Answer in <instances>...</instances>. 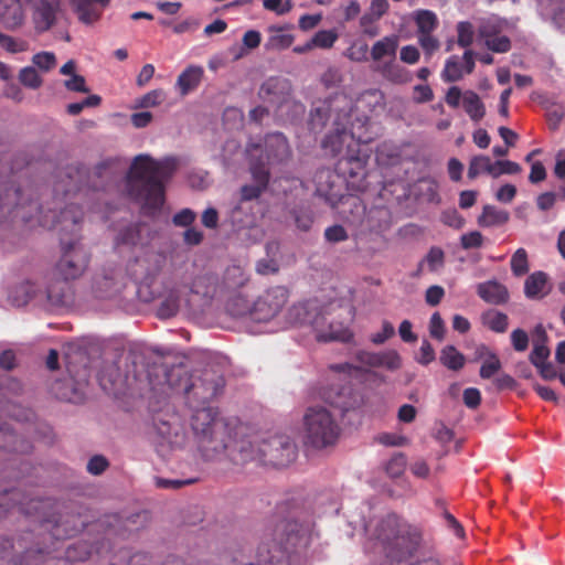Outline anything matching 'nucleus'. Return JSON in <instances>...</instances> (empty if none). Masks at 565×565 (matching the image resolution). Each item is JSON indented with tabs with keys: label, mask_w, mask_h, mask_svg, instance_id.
Listing matches in <instances>:
<instances>
[{
	"label": "nucleus",
	"mask_w": 565,
	"mask_h": 565,
	"mask_svg": "<svg viewBox=\"0 0 565 565\" xmlns=\"http://www.w3.org/2000/svg\"><path fill=\"white\" fill-rule=\"evenodd\" d=\"M191 427L198 450L205 460H218L225 455L236 465L255 461L286 467L297 457L295 443L286 435H273L262 440L242 439L232 444L227 424L212 407L196 409Z\"/></svg>",
	"instance_id": "obj_1"
},
{
	"label": "nucleus",
	"mask_w": 565,
	"mask_h": 565,
	"mask_svg": "<svg viewBox=\"0 0 565 565\" xmlns=\"http://www.w3.org/2000/svg\"><path fill=\"white\" fill-rule=\"evenodd\" d=\"M352 98L335 94L312 107L309 125L313 132H319L332 119L333 131L326 136L322 148L331 156L340 157L338 169L341 173L363 178L369 153L361 146L371 142L374 135L370 131L367 117L356 116L352 121Z\"/></svg>",
	"instance_id": "obj_2"
},
{
	"label": "nucleus",
	"mask_w": 565,
	"mask_h": 565,
	"mask_svg": "<svg viewBox=\"0 0 565 565\" xmlns=\"http://www.w3.org/2000/svg\"><path fill=\"white\" fill-rule=\"evenodd\" d=\"M312 526L303 504L298 500L278 504L257 548L258 561L287 565L292 552L305 548L310 543Z\"/></svg>",
	"instance_id": "obj_3"
},
{
	"label": "nucleus",
	"mask_w": 565,
	"mask_h": 565,
	"mask_svg": "<svg viewBox=\"0 0 565 565\" xmlns=\"http://www.w3.org/2000/svg\"><path fill=\"white\" fill-rule=\"evenodd\" d=\"M178 167V159L166 157L154 160L149 154L135 157L130 170L125 173L129 195L141 203L143 213L156 215L164 202V184Z\"/></svg>",
	"instance_id": "obj_4"
},
{
	"label": "nucleus",
	"mask_w": 565,
	"mask_h": 565,
	"mask_svg": "<svg viewBox=\"0 0 565 565\" xmlns=\"http://www.w3.org/2000/svg\"><path fill=\"white\" fill-rule=\"evenodd\" d=\"M366 535L365 550L380 553L396 562L412 557L422 546L420 530L398 515L391 513L365 522L361 520Z\"/></svg>",
	"instance_id": "obj_5"
},
{
	"label": "nucleus",
	"mask_w": 565,
	"mask_h": 565,
	"mask_svg": "<svg viewBox=\"0 0 565 565\" xmlns=\"http://www.w3.org/2000/svg\"><path fill=\"white\" fill-rule=\"evenodd\" d=\"M21 217L24 222L36 221L44 227L60 226L61 231L76 234L78 224L83 218V211L74 204L67 205L57 214L49 210L44 212L42 205L33 201L30 195L22 192L12 182H7L0 188V221L10 214Z\"/></svg>",
	"instance_id": "obj_6"
},
{
	"label": "nucleus",
	"mask_w": 565,
	"mask_h": 565,
	"mask_svg": "<svg viewBox=\"0 0 565 565\" xmlns=\"http://www.w3.org/2000/svg\"><path fill=\"white\" fill-rule=\"evenodd\" d=\"M339 433V425L329 409L320 405L306 409L302 420L305 445L317 449L331 446L338 439Z\"/></svg>",
	"instance_id": "obj_7"
},
{
	"label": "nucleus",
	"mask_w": 565,
	"mask_h": 565,
	"mask_svg": "<svg viewBox=\"0 0 565 565\" xmlns=\"http://www.w3.org/2000/svg\"><path fill=\"white\" fill-rule=\"evenodd\" d=\"M166 264V256L154 250H146L136 256L125 267L129 281L138 286V294L143 301H150L156 297V292L148 291L143 295V288H150Z\"/></svg>",
	"instance_id": "obj_8"
},
{
	"label": "nucleus",
	"mask_w": 565,
	"mask_h": 565,
	"mask_svg": "<svg viewBox=\"0 0 565 565\" xmlns=\"http://www.w3.org/2000/svg\"><path fill=\"white\" fill-rule=\"evenodd\" d=\"M247 152L250 157V164L264 163L265 168L286 162L291 150L287 138L281 132H273L265 136L262 145H249Z\"/></svg>",
	"instance_id": "obj_9"
},
{
	"label": "nucleus",
	"mask_w": 565,
	"mask_h": 565,
	"mask_svg": "<svg viewBox=\"0 0 565 565\" xmlns=\"http://www.w3.org/2000/svg\"><path fill=\"white\" fill-rule=\"evenodd\" d=\"M166 385L175 392H183L185 395H193L201 402L213 398L223 383L221 379L216 381L205 377L200 382H190L186 372L182 367H173L166 373Z\"/></svg>",
	"instance_id": "obj_10"
},
{
	"label": "nucleus",
	"mask_w": 565,
	"mask_h": 565,
	"mask_svg": "<svg viewBox=\"0 0 565 565\" xmlns=\"http://www.w3.org/2000/svg\"><path fill=\"white\" fill-rule=\"evenodd\" d=\"M129 281L126 269L117 262H107L95 274L92 290L97 298H113L119 295Z\"/></svg>",
	"instance_id": "obj_11"
},
{
	"label": "nucleus",
	"mask_w": 565,
	"mask_h": 565,
	"mask_svg": "<svg viewBox=\"0 0 565 565\" xmlns=\"http://www.w3.org/2000/svg\"><path fill=\"white\" fill-rule=\"evenodd\" d=\"M63 254L55 267V275L67 280L79 277L88 264L85 249L75 241L66 242L61 238Z\"/></svg>",
	"instance_id": "obj_12"
},
{
	"label": "nucleus",
	"mask_w": 565,
	"mask_h": 565,
	"mask_svg": "<svg viewBox=\"0 0 565 565\" xmlns=\"http://www.w3.org/2000/svg\"><path fill=\"white\" fill-rule=\"evenodd\" d=\"M154 428L160 445L170 449L182 448L186 443V434L178 414H159L154 418Z\"/></svg>",
	"instance_id": "obj_13"
},
{
	"label": "nucleus",
	"mask_w": 565,
	"mask_h": 565,
	"mask_svg": "<svg viewBox=\"0 0 565 565\" xmlns=\"http://www.w3.org/2000/svg\"><path fill=\"white\" fill-rule=\"evenodd\" d=\"M288 300V290L277 286L266 290L254 303L250 311L252 319L266 322L274 319Z\"/></svg>",
	"instance_id": "obj_14"
},
{
	"label": "nucleus",
	"mask_w": 565,
	"mask_h": 565,
	"mask_svg": "<svg viewBox=\"0 0 565 565\" xmlns=\"http://www.w3.org/2000/svg\"><path fill=\"white\" fill-rule=\"evenodd\" d=\"M258 203L238 202L235 204L228 214V220L236 232L248 230L252 234L248 235V239L257 242L263 236V231L256 226L257 213L255 206Z\"/></svg>",
	"instance_id": "obj_15"
},
{
	"label": "nucleus",
	"mask_w": 565,
	"mask_h": 565,
	"mask_svg": "<svg viewBox=\"0 0 565 565\" xmlns=\"http://www.w3.org/2000/svg\"><path fill=\"white\" fill-rule=\"evenodd\" d=\"M31 8L32 23L38 33L49 31L61 12L60 0H26Z\"/></svg>",
	"instance_id": "obj_16"
},
{
	"label": "nucleus",
	"mask_w": 565,
	"mask_h": 565,
	"mask_svg": "<svg viewBox=\"0 0 565 565\" xmlns=\"http://www.w3.org/2000/svg\"><path fill=\"white\" fill-rule=\"evenodd\" d=\"M71 280L63 277L51 278L44 290V306L50 308H66L74 303V290Z\"/></svg>",
	"instance_id": "obj_17"
},
{
	"label": "nucleus",
	"mask_w": 565,
	"mask_h": 565,
	"mask_svg": "<svg viewBox=\"0 0 565 565\" xmlns=\"http://www.w3.org/2000/svg\"><path fill=\"white\" fill-rule=\"evenodd\" d=\"M323 320L316 300L299 302L289 308L287 322L291 326H310L313 329Z\"/></svg>",
	"instance_id": "obj_18"
},
{
	"label": "nucleus",
	"mask_w": 565,
	"mask_h": 565,
	"mask_svg": "<svg viewBox=\"0 0 565 565\" xmlns=\"http://www.w3.org/2000/svg\"><path fill=\"white\" fill-rule=\"evenodd\" d=\"M500 32L501 22L497 18H490L481 23L478 35L492 52L505 53L510 50L511 42L508 36L499 35Z\"/></svg>",
	"instance_id": "obj_19"
},
{
	"label": "nucleus",
	"mask_w": 565,
	"mask_h": 565,
	"mask_svg": "<svg viewBox=\"0 0 565 565\" xmlns=\"http://www.w3.org/2000/svg\"><path fill=\"white\" fill-rule=\"evenodd\" d=\"M8 300L15 307L25 306L30 301H35L39 305H43L44 295L35 281L28 278L10 287L8 291Z\"/></svg>",
	"instance_id": "obj_20"
},
{
	"label": "nucleus",
	"mask_w": 565,
	"mask_h": 565,
	"mask_svg": "<svg viewBox=\"0 0 565 565\" xmlns=\"http://www.w3.org/2000/svg\"><path fill=\"white\" fill-rule=\"evenodd\" d=\"M475 53L466 50L462 57L451 55L445 63L441 77L447 83L460 81L465 74H470L475 68Z\"/></svg>",
	"instance_id": "obj_21"
},
{
	"label": "nucleus",
	"mask_w": 565,
	"mask_h": 565,
	"mask_svg": "<svg viewBox=\"0 0 565 565\" xmlns=\"http://www.w3.org/2000/svg\"><path fill=\"white\" fill-rule=\"evenodd\" d=\"M150 238V231L145 224H130L121 228L116 238L115 247L120 246H145Z\"/></svg>",
	"instance_id": "obj_22"
},
{
	"label": "nucleus",
	"mask_w": 565,
	"mask_h": 565,
	"mask_svg": "<svg viewBox=\"0 0 565 565\" xmlns=\"http://www.w3.org/2000/svg\"><path fill=\"white\" fill-rule=\"evenodd\" d=\"M183 301L185 299L180 287H169L166 285L164 291L161 295V301L157 308V316L160 319H169L175 316Z\"/></svg>",
	"instance_id": "obj_23"
},
{
	"label": "nucleus",
	"mask_w": 565,
	"mask_h": 565,
	"mask_svg": "<svg viewBox=\"0 0 565 565\" xmlns=\"http://www.w3.org/2000/svg\"><path fill=\"white\" fill-rule=\"evenodd\" d=\"M250 171L256 184L242 186L239 202L255 203L254 200L260 195L268 183L269 170L265 168L263 162H260L259 167L258 164H250Z\"/></svg>",
	"instance_id": "obj_24"
},
{
	"label": "nucleus",
	"mask_w": 565,
	"mask_h": 565,
	"mask_svg": "<svg viewBox=\"0 0 565 565\" xmlns=\"http://www.w3.org/2000/svg\"><path fill=\"white\" fill-rule=\"evenodd\" d=\"M25 12L20 0H0V22L8 29L20 28Z\"/></svg>",
	"instance_id": "obj_25"
},
{
	"label": "nucleus",
	"mask_w": 565,
	"mask_h": 565,
	"mask_svg": "<svg viewBox=\"0 0 565 565\" xmlns=\"http://www.w3.org/2000/svg\"><path fill=\"white\" fill-rule=\"evenodd\" d=\"M373 70L383 78L394 84H405L412 78L409 71L397 63L395 57L375 64Z\"/></svg>",
	"instance_id": "obj_26"
},
{
	"label": "nucleus",
	"mask_w": 565,
	"mask_h": 565,
	"mask_svg": "<svg viewBox=\"0 0 565 565\" xmlns=\"http://www.w3.org/2000/svg\"><path fill=\"white\" fill-rule=\"evenodd\" d=\"M110 0H73L78 19L86 24L96 22Z\"/></svg>",
	"instance_id": "obj_27"
},
{
	"label": "nucleus",
	"mask_w": 565,
	"mask_h": 565,
	"mask_svg": "<svg viewBox=\"0 0 565 565\" xmlns=\"http://www.w3.org/2000/svg\"><path fill=\"white\" fill-rule=\"evenodd\" d=\"M321 398L342 412L351 409L356 404V401L352 397L351 387L347 385H343L339 390H334L333 387L323 388Z\"/></svg>",
	"instance_id": "obj_28"
},
{
	"label": "nucleus",
	"mask_w": 565,
	"mask_h": 565,
	"mask_svg": "<svg viewBox=\"0 0 565 565\" xmlns=\"http://www.w3.org/2000/svg\"><path fill=\"white\" fill-rule=\"evenodd\" d=\"M204 70L199 65L188 66L179 76L175 82V88L181 96H186L189 93L198 88L200 85Z\"/></svg>",
	"instance_id": "obj_29"
},
{
	"label": "nucleus",
	"mask_w": 565,
	"mask_h": 565,
	"mask_svg": "<svg viewBox=\"0 0 565 565\" xmlns=\"http://www.w3.org/2000/svg\"><path fill=\"white\" fill-rule=\"evenodd\" d=\"M477 292L486 302L493 305L504 303L509 299L507 287L497 280H489L479 284Z\"/></svg>",
	"instance_id": "obj_30"
},
{
	"label": "nucleus",
	"mask_w": 565,
	"mask_h": 565,
	"mask_svg": "<svg viewBox=\"0 0 565 565\" xmlns=\"http://www.w3.org/2000/svg\"><path fill=\"white\" fill-rule=\"evenodd\" d=\"M324 319L319 322V326L315 328L316 338L318 341L328 342V341H342L347 342L352 338V333L350 330L343 326L342 323L331 322L328 327V330L323 328Z\"/></svg>",
	"instance_id": "obj_31"
},
{
	"label": "nucleus",
	"mask_w": 565,
	"mask_h": 565,
	"mask_svg": "<svg viewBox=\"0 0 565 565\" xmlns=\"http://www.w3.org/2000/svg\"><path fill=\"white\" fill-rule=\"evenodd\" d=\"M550 292L547 275L543 271L531 274L524 282V294L529 299H541Z\"/></svg>",
	"instance_id": "obj_32"
},
{
	"label": "nucleus",
	"mask_w": 565,
	"mask_h": 565,
	"mask_svg": "<svg viewBox=\"0 0 565 565\" xmlns=\"http://www.w3.org/2000/svg\"><path fill=\"white\" fill-rule=\"evenodd\" d=\"M547 335L542 324L534 329L533 350L530 355V361L533 365H542L550 356V349L546 345Z\"/></svg>",
	"instance_id": "obj_33"
},
{
	"label": "nucleus",
	"mask_w": 565,
	"mask_h": 565,
	"mask_svg": "<svg viewBox=\"0 0 565 565\" xmlns=\"http://www.w3.org/2000/svg\"><path fill=\"white\" fill-rule=\"evenodd\" d=\"M398 47V39L394 35L385 36L376 41L371 49V57L377 63H383L384 57L393 58Z\"/></svg>",
	"instance_id": "obj_34"
},
{
	"label": "nucleus",
	"mask_w": 565,
	"mask_h": 565,
	"mask_svg": "<svg viewBox=\"0 0 565 565\" xmlns=\"http://www.w3.org/2000/svg\"><path fill=\"white\" fill-rule=\"evenodd\" d=\"M510 218L509 212L500 210L493 205H484L482 213L478 217V224L481 227H495L505 224Z\"/></svg>",
	"instance_id": "obj_35"
},
{
	"label": "nucleus",
	"mask_w": 565,
	"mask_h": 565,
	"mask_svg": "<svg viewBox=\"0 0 565 565\" xmlns=\"http://www.w3.org/2000/svg\"><path fill=\"white\" fill-rule=\"evenodd\" d=\"M462 107L472 121L478 122L486 115L484 104L473 90L463 92Z\"/></svg>",
	"instance_id": "obj_36"
},
{
	"label": "nucleus",
	"mask_w": 565,
	"mask_h": 565,
	"mask_svg": "<svg viewBox=\"0 0 565 565\" xmlns=\"http://www.w3.org/2000/svg\"><path fill=\"white\" fill-rule=\"evenodd\" d=\"M24 500V497L21 499L20 491L15 489H3L2 492H0V518L9 510V508H13L14 505L19 507V509L24 513H31V508H28L29 503Z\"/></svg>",
	"instance_id": "obj_37"
},
{
	"label": "nucleus",
	"mask_w": 565,
	"mask_h": 565,
	"mask_svg": "<svg viewBox=\"0 0 565 565\" xmlns=\"http://www.w3.org/2000/svg\"><path fill=\"white\" fill-rule=\"evenodd\" d=\"M125 172L119 159H107L99 162L93 170L94 175L108 181H115Z\"/></svg>",
	"instance_id": "obj_38"
},
{
	"label": "nucleus",
	"mask_w": 565,
	"mask_h": 565,
	"mask_svg": "<svg viewBox=\"0 0 565 565\" xmlns=\"http://www.w3.org/2000/svg\"><path fill=\"white\" fill-rule=\"evenodd\" d=\"M270 35L266 42V47L269 50H285L288 49L295 36L291 33L286 32L285 28L281 26H269Z\"/></svg>",
	"instance_id": "obj_39"
},
{
	"label": "nucleus",
	"mask_w": 565,
	"mask_h": 565,
	"mask_svg": "<svg viewBox=\"0 0 565 565\" xmlns=\"http://www.w3.org/2000/svg\"><path fill=\"white\" fill-rule=\"evenodd\" d=\"M440 363L449 370L458 371L465 365V356L454 345H446L439 356Z\"/></svg>",
	"instance_id": "obj_40"
},
{
	"label": "nucleus",
	"mask_w": 565,
	"mask_h": 565,
	"mask_svg": "<svg viewBox=\"0 0 565 565\" xmlns=\"http://www.w3.org/2000/svg\"><path fill=\"white\" fill-rule=\"evenodd\" d=\"M494 168H497L495 162H492L488 156H475L470 160L468 177L475 179L483 172L493 177Z\"/></svg>",
	"instance_id": "obj_41"
},
{
	"label": "nucleus",
	"mask_w": 565,
	"mask_h": 565,
	"mask_svg": "<svg viewBox=\"0 0 565 565\" xmlns=\"http://www.w3.org/2000/svg\"><path fill=\"white\" fill-rule=\"evenodd\" d=\"M415 22L418 34L433 33L438 25L437 15L429 10L417 11L415 13Z\"/></svg>",
	"instance_id": "obj_42"
},
{
	"label": "nucleus",
	"mask_w": 565,
	"mask_h": 565,
	"mask_svg": "<svg viewBox=\"0 0 565 565\" xmlns=\"http://www.w3.org/2000/svg\"><path fill=\"white\" fill-rule=\"evenodd\" d=\"M484 326L494 332H504L508 328V316L497 310H489L482 316Z\"/></svg>",
	"instance_id": "obj_43"
},
{
	"label": "nucleus",
	"mask_w": 565,
	"mask_h": 565,
	"mask_svg": "<svg viewBox=\"0 0 565 565\" xmlns=\"http://www.w3.org/2000/svg\"><path fill=\"white\" fill-rule=\"evenodd\" d=\"M375 367H384L388 371H396L402 366V358L396 350L390 349L379 352Z\"/></svg>",
	"instance_id": "obj_44"
},
{
	"label": "nucleus",
	"mask_w": 565,
	"mask_h": 565,
	"mask_svg": "<svg viewBox=\"0 0 565 565\" xmlns=\"http://www.w3.org/2000/svg\"><path fill=\"white\" fill-rule=\"evenodd\" d=\"M510 266L513 275L516 277H521L529 271L530 267L527 253L524 248H519L515 250L511 257Z\"/></svg>",
	"instance_id": "obj_45"
},
{
	"label": "nucleus",
	"mask_w": 565,
	"mask_h": 565,
	"mask_svg": "<svg viewBox=\"0 0 565 565\" xmlns=\"http://www.w3.org/2000/svg\"><path fill=\"white\" fill-rule=\"evenodd\" d=\"M422 260L425 263L426 268L429 271L436 273L444 267L445 253L441 248L434 246Z\"/></svg>",
	"instance_id": "obj_46"
},
{
	"label": "nucleus",
	"mask_w": 565,
	"mask_h": 565,
	"mask_svg": "<svg viewBox=\"0 0 565 565\" xmlns=\"http://www.w3.org/2000/svg\"><path fill=\"white\" fill-rule=\"evenodd\" d=\"M166 99V93L162 89H153L136 100L135 108H151L159 106Z\"/></svg>",
	"instance_id": "obj_47"
},
{
	"label": "nucleus",
	"mask_w": 565,
	"mask_h": 565,
	"mask_svg": "<svg viewBox=\"0 0 565 565\" xmlns=\"http://www.w3.org/2000/svg\"><path fill=\"white\" fill-rule=\"evenodd\" d=\"M333 380L345 377H360L362 367L351 363L333 364L330 366Z\"/></svg>",
	"instance_id": "obj_48"
},
{
	"label": "nucleus",
	"mask_w": 565,
	"mask_h": 565,
	"mask_svg": "<svg viewBox=\"0 0 565 565\" xmlns=\"http://www.w3.org/2000/svg\"><path fill=\"white\" fill-rule=\"evenodd\" d=\"M339 35L335 30H320L311 39L315 47L331 49Z\"/></svg>",
	"instance_id": "obj_49"
},
{
	"label": "nucleus",
	"mask_w": 565,
	"mask_h": 565,
	"mask_svg": "<svg viewBox=\"0 0 565 565\" xmlns=\"http://www.w3.org/2000/svg\"><path fill=\"white\" fill-rule=\"evenodd\" d=\"M407 459L406 456L402 452L395 454L386 463L385 470L387 475L392 478H398L403 475L406 468Z\"/></svg>",
	"instance_id": "obj_50"
},
{
	"label": "nucleus",
	"mask_w": 565,
	"mask_h": 565,
	"mask_svg": "<svg viewBox=\"0 0 565 565\" xmlns=\"http://www.w3.org/2000/svg\"><path fill=\"white\" fill-rule=\"evenodd\" d=\"M333 174L331 170L329 169H321L315 174V183L317 185V192L320 195H327L329 190L332 189L333 182L332 179Z\"/></svg>",
	"instance_id": "obj_51"
},
{
	"label": "nucleus",
	"mask_w": 565,
	"mask_h": 565,
	"mask_svg": "<svg viewBox=\"0 0 565 565\" xmlns=\"http://www.w3.org/2000/svg\"><path fill=\"white\" fill-rule=\"evenodd\" d=\"M458 44L461 47H468L472 44L475 38V28L468 21H461L457 24Z\"/></svg>",
	"instance_id": "obj_52"
},
{
	"label": "nucleus",
	"mask_w": 565,
	"mask_h": 565,
	"mask_svg": "<svg viewBox=\"0 0 565 565\" xmlns=\"http://www.w3.org/2000/svg\"><path fill=\"white\" fill-rule=\"evenodd\" d=\"M0 46L10 53L24 52L28 49V43L18 38H13L0 32Z\"/></svg>",
	"instance_id": "obj_53"
},
{
	"label": "nucleus",
	"mask_w": 565,
	"mask_h": 565,
	"mask_svg": "<svg viewBox=\"0 0 565 565\" xmlns=\"http://www.w3.org/2000/svg\"><path fill=\"white\" fill-rule=\"evenodd\" d=\"M0 434L3 435L4 443L1 445V447L7 448L10 451H26L28 447L18 445V436L8 426H0Z\"/></svg>",
	"instance_id": "obj_54"
},
{
	"label": "nucleus",
	"mask_w": 565,
	"mask_h": 565,
	"mask_svg": "<svg viewBox=\"0 0 565 565\" xmlns=\"http://www.w3.org/2000/svg\"><path fill=\"white\" fill-rule=\"evenodd\" d=\"M19 79L24 86L30 88H38L42 83L40 75L32 66L22 68L19 74Z\"/></svg>",
	"instance_id": "obj_55"
},
{
	"label": "nucleus",
	"mask_w": 565,
	"mask_h": 565,
	"mask_svg": "<svg viewBox=\"0 0 565 565\" xmlns=\"http://www.w3.org/2000/svg\"><path fill=\"white\" fill-rule=\"evenodd\" d=\"M484 243V236L479 231H471L460 236V245L463 249L480 248Z\"/></svg>",
	"instance_id": "obj_56"
},
{
	"label": "nucleus",
	"mask_w": 565,
	"mask_h": 565,
	"mask_svg": "<svg viewBox=\"0 0 565 565\" xmlns=\"http://www.w3.org/2000/svg\"><path fill=\"white\" fill-rule=\"evenodd\" d=\"M369 46L364 42H353L345 51V56L354 62H363L367 58Z\"/></svg>",
	"instance_id": "obj_57"
},
{
	"label": "nucleus",
	"mask_w": 565,
	"mask_h": 565,
	"mask_svg": "<svg viewBox=\"0 0 565 565\" xmlns=\"http://www.w3.org/2000/svg\"><path fill=\"white\" fill-rule=\"evenodd\" d=\"M376 440L384 446L402 447L409 444V439L396 433H382L377 435Z\"/></svg>",
	"instance_id": "obj_58"
},
{
	"label": "nucleus",
	"mask_w": 565,
	"mask_h": 565,
	"mask_svg": "<svg viewBox=\"0 0 565 565\" xmlns=\"http://www.w3.org/2000/svg\"><path fill=\"white\" fill-rule=\"evenodd\" d=\"M263 7L277 15H284L291 11L294 2L292 0H263Z\"/></svg>",
	"instance_id": "obj_59"
},
{
	"label": "nucleus",
	"mask_w": 565,
	"mask_h": 565,
	"mask_svg": "<svg viewBox=\"0 0 565 565\" xmlns=\"http://www.w3.org/2000/svg\"><path fill=\"white\" fill-rule=\"evenodd\" d=\"M295 224L300 231L307 232L310 230L313 217L308 209H298L292 212Z\"/></svg>",
	"instance_id": "obj_60"
},
{
	"label": "nucleus",
	"mask_w": 565,
	"mask_h": 565,
	"mask_svg": "<svg viewBox=\"0 0 565 565\" xmlns=\"http://www.w3.org/2000/svg\"><path fill=\"white\" fill-rule=\"evenodd\" d=\"M32 62L40 70L47 72L56 65V57L52 52H40L33 56Z\"/></svg>",
	"instance_id": "obj_61"
},
{
	"label": "nucleus",
	"mask_w": 565,
	"mask_h": 565,
	"mask_svg": "<svg viewBox=\"0 0 565 565\" xmlns=\"http://www.w3.org/2000/svg\"><path fill=\"white\" fill-rule=\"evenodd\" d=\"M502 364L498 355H490V359L484 360L481 363L480 367V376L482 379H491L494 374H497Z\"/></svg>",
	"instance_id": "obj_62"
},
{
	"label": "nucleus",
	"mask_w": 565,
	"mask_h": 565,
	"mask_svg": "<svg viewBox=\"0 0 565 565\" xmlns=\"http://www.w3.org/2000/svg\"><path fill=\"white\" fill-rule=\"evenodd\" d=\"M445 332H446V329H445V323H444L441 316L439 315V312H434L429 320L430 335L434 339L441 341L445 338Z\"/></svg>",
	"instance_id": "obj_63"
},
{
	"label": "nucleus",
	"mask_w": 565,
	"mask_h": 565,
	"mask_svg": "<svg viewBox=\"0 0 565 565\" xmlns=\"http://www.w3.org/2000/svg\"><path fill=\"white\" fill-rule=\"evenodd\" d=\"M394 334V326L390 321L384 320L382 322V330L380 332L371 334L370 341L376 345H380L386 342L388 339H391Z\"/></svg>",
	"instance_id": "obj_64"
}]
</instances>
